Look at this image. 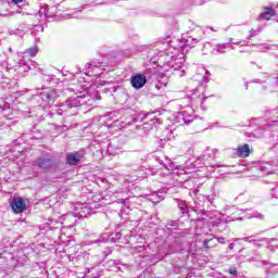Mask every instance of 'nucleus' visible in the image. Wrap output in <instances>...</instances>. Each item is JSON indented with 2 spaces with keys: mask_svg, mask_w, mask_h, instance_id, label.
Listing matches in <instances>:
<instances>
[{
  "mask_svg": "<svg viewBox=\"0 0 278 278\" xmlns=\"http://www.w3.org/2000/svg\"><path fill=\"white\" fill-rule=\"evenodd\" d=\"M10 207L14 214H23L27 210V204L23 198H13Z\"/></svg>",
  "mask_w": 278,
  "mask_h": 278,
  "instance_id": "nucleus-1",
  "label": "nucleus"
},
{
  "mask_svg": "<svg viewBox=\"0 0 278 278\" xmlns=\"http://www.w3.org/2000/svg\"><path fill=\"white\" fill-rule=\"evenodd\" d=\"M130 83L132 88H135L136 90H140V88H144V86L147 85V76L142 74L134 75L130 78Z\"/></svg>",
  "mask_w": 278,
  "mask_h": 278,
  "instance_id": "nucleus-2",
  "label": "nucleus"
},
{
  "mask_svg": "<svg viewBox=\"0 0 278 278\" xmlns=\"http://www.w3.org/2000/svg\"><path fill=\"white\" fill-rule=\"evenodd\" d=\"M237 155L238 157H249L251 155V147L248 143L240 144L237 148Z\"/></svg>",
  "mask_w": 278,
  "mask_h": 278,
  "instance_id": "nucleus-3",
  "label": "nucleus"
},
{
  "mask_svg": "<svg viewBox=\"0 0 278 278\" xmlns=\"http://www.w3.org/2000/svg\"><path fill=\"white\" fill-rule=\"evenodd\" d=\"M275 14H277L275 12V9L264 8L263 12L261 13V18H263L264 21H270V18H273V16H275Z\"/></svg>",
  "mask_w": 278,
  "mask_h": 278,
  "instance_id": "nucleus-4",
  "label": "nucleus"
},
{
  "mask_svg": "<svg viewBox=\"0 0 278 278\" xmlns=\"http://www.w3.org/2000/svg\"><path fill=\"white\" fill-rule=\"evenodd\" d=\"M66 162L70 166H77V164H79V156L77 155V153H70L66 156Z\"/></svg>",
  "mask_w": 278,
  "mask_h": 278,
  "instance_id": "nucleus-5",
  "label": "nucleus"
},
{
  "mask_svg": "<svg viewBox=\"0 0 278 278\" xmlns=\"http://www.w3.org/2000/svg\"><path fill=\"white\" fill-rule=\"evenodd\" d=\"M36 163L39 168H51V166H53V164L51 163V159L39 157L37 159Z\"/></svg>",
  "mask_w": 278,
  "mask_h": 278,
  "instance_id": "nucleus-6",
  "label": "nucleus"
},
{
  "mask_svg": "<svg viewBox=\"0 0 278 278\" xmlns=\"http://www.w3.org/2000/svg\"><path fill=\"white\" fill-rule=\"evenodd\" d=\"M204 249H214L215 247L218 245V243H216V239L215 238H212L210 240H204L202 242Z\"/></svg>",
  "mask_w": 278,
  "mask_h": 278,
  "instance_id": "nucleus-7",
  "label": "nucleus"
},
{
  "mask_svg": "<svg viewBox=\"0 0 278 278\" xmlns=\"http://www.w3.org/2000/svg\"><path fill=\"white\" fill-rule=\"evenodd\" d=\"M26 53L29 54L30 58H36V55H38V49L29 48L26 50Z\"/></svg>",
  "mask_w": 278,
  "mask_h": 278,
  "instance_id": "nucleus-8",
  "label": "nucleus"
},
{
  "mask_svg": "<svg viewBox=\"0 0 278 278\" xmlns=\"http://www.w3.org/2000/svg\"><path fill=\"white\" fill-rule=\"evenodd\" d=\"M228 273H229L230 275H236L238 271L236 270L235 267H230V268L228 269Z\"/></svg>",
  "mask_w": 278,
  "mask_h": 278,
  "instance_id": "nucleus-9",
  "label": "nucleus"
},
{
  "mask_svg": "<svg viewBox=\"0 0 278 278\" xmlns=\"http://www.w3.org/2000/svg\"><path fill=\"white\" fill-rule=\"evenodd\" d=\"M12 3H15V5H18V3H23V0H11Z\"/></svg>",
  "mask_w": 278,
  "mask_h": 278,
  "instance_id": "nucleus-10",
  "label": "nucleus"
}]
</instances>
